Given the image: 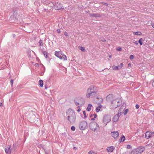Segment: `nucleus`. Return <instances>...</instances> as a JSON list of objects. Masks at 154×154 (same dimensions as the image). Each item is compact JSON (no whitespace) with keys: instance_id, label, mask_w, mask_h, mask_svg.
<instances>
[{"instance_id":"nucleus-3","label":"nucleus","mask_w":154,"mask_h":154,"mask_svg":"<svg viewBox=\"0 0 154 154\" xmlns=\"http://www.w3.org/2000/svg\"><path fill=\"white\" fill-rule=\"evenodd\" d=\"M89 127L91 130L94 132H97L99 129L98 124L95 122H91L89 125Z\"/></svg>"},{"instance_id":"nucleus-19","label":"nucleus","mask_w":154,"mask_h":154,"mask_svg":"<svg viewBox=\"0 0 154 154\" xmlns=\"http://www.w3.org/2000/svg\"><path fill=\"white\" fill-rule=\"evenodd\" d=\"M138 152L136 149H134L131 151V154H140Z\"/></svg>"},{"instance_id":"nucleus-15","label":"nucleus","mask_w":154,"mask_h":154,"mask_svg":"<svg viewBox=\"0 0 154 154\" xmlns=\"http://www.w3.org/2000/svg\"><path fill=\"white\" fill-rule=\"evenodd\" d=\"M54 8L56 9H60L62 8L61 5H60V3L57 2L55 5H54Z\"/></svg>"},{"instance_id":"nucleus-53","label":"nucleus","mask_w":154,"mask_h":154,"mask_svg":"<svg viewBox=\"0 0 154 154\" xmlns=\"http://www.w3.org/2000/svg\"><path fill=\"white\" fill-rule=\"evenodd\" d=\"M111 95H109V96H108L107 97V98H109L110 97V96H111Z\"/></svg>"},{"instance_id":"nucleus-41","label":"nucleus","mask_w":154,"mask_h":154,"mask_svg":"<svg viewBox=\"0 0 154 154\" xmlns=\"http://www.w3.org/2000/svg\"><path fill=\"white\" fill-rule=\"evenodd\" d=\"M64 34L66 36H68V33L66 32H65Z\"/></svg>"},{"instance_id":"nucleus-31","label":"nucleus","mask_w":154,"mask_h":154,"mask_svg":"<svg viewBox=\"0 0 154 154\" xmlns=\"http://www.w3.org/2000/svg\"><path fill=\"white\" fill-rule=\"evenodd\" d=\"M128 111V109H126L125 110V112H124V114L125 115L126 114Z\"/></svg>"},{"instance_id":"nucleus-39","label":"nucleus","mask_w":154,"mask_h":154,"mask_svg":"<svg viewBox=\"0 0 154 154\" xmlns=\"http://www.w3.org/2000/svg\"><path fill=\"white\" fill-rule=\"evenodd\" d=\"M135 107L136 108V109H138L139 108V106L138 105V104H136L135 106Z\"/></svg>"},{"instance_id":"nucleus-43","label":"nucleus","mask_w":154,"mask_h":154,"mask_svg":"<svg viewBox=\"0 0 154 154\" xmlns=\"http://www.w3.org/2000/svg\"><path fill=\"white\" fill-rule=\"evenodd\" d=\"M57 32L58 33L60 32V29H57Z\"/></svg>"},{"instance_id":"nucleus-12","label":"nucleus","mask_w":154,"mask_h":154,"mask_svg":"<svg viewBox=\"0 0 154 154\" xmlns=\"http://www.w3.org/2000/svg\"><path fill=\"white\" fill-rule=\"evenodd\" d=\"M111 135L115 139L117 138L119 136L118 131H114L111 132Z\"/></svg>"},{"instance_id":"nucleus-20","label":"nucleus","mask_w":154,"mask_h":154,"mask_svg":"<svg viewBox=\"0 0 154 154\" xmlns=\"http://www.w3.org/2000/svg\"><path fill=\"white\" fill-rule=\"evenodd\" d=\"M92 105L91 104H88V107L87 108L86 110L88 111H89L91 109Z\"/></svg>"},{"instance_id":"nucleus-11","label":"nucleus","mask_w":154,"mask_h":154,"mask_svg":"<svg viewBox=\"0 0 154 154\" xmlns=\"http://www.w3.org/2000/svg\"><path fill=\"white\" fill-rule=\"evenodd\" d=\"M154 135V132H151L150 131H148L146 132L145 133V138L148 139Z\"/></svg>"},{"instance_id":"nucleus-1","label":"nucleus","mask_w":154,"mask_h":154,"mask_svg":"<svg viewBox=\"0 0 154 154\" xmlns=\"http://www.w3.org/2000/svg\"><path fill=\"white\" fill-rule=\"evenodd\" d=\"M66 116L67 120L71 123H74L75 121L76 116L75 112L71 109H68L66 112Z\"/></svg>"},{"instance_id":"nucleus-46","label":"nucleus","mask_w":154,"mask_h":154,"mask_svg":"<svg viewBox=\"0 0 154 154\" xmlns=\"http://www.w3.org/2000/svg\"><path fill=\"white\" fill-rule=\"evenodd\" d=\"M133 42L136 45H137L138 44V42L137 41H135V42Z\"/></svg>"},{"instance_id":"nucleus-22","label":"nucleus","mask_w":154,"mask_h":154,"mask_svg":"<svg viewBox=\"0 0 154 154\" xmlns=\"http://www.w3.org/2000/svg\"><path fill=\"white\" fill-rule=\"evenodd\" d=\"M38 84L41 87H42L43 85V82L42 80H40L38 82Z\"/></svg>"},{"instance_id":"nucleus-5","label":"nucleus","mask_w":154,"mask_h":154,"mask_svg":"<svg viewBox=\"0 0 154 154\" xmlns=\"http://www.w3.org/2000/svg\"><path fill=\"white\" fill-rule=\"evenodd\" d=\"M88 124L86 122L83 121L80 122L79 124V127L81 130H85L86 129Z\"/></svg>"},{"instance_id":"nucleus-55","label":"nucleus","mask_w":154,"mask_h":154,"mask_svg":"<svg viewBox=\"0 0 154 154\" xmlns=\"http://www.w3.org/2000/svg\"><path fill=\"white\" fill-rule=\"evenodd\" d=\"M13 147L14 148L16 146L15 144H14L13 145Z\"/></svg>"},{"instance_id":"nucleus-6","label":"nucleus","mask_w":154,"mask_h":154,"mask_svg":"<svg viewBox=\"0 0 154 154\" xmlns=\"http://www.w3.org/2000/svg\"><path fill=\"white\" fill-rule=\"evenodd\" d=\"M75 104L76 106H82L85 103V101L83 98H80L77 100H75Z\"/></svg>"},{"instance_id":"nucleus-4","label":"nucleus","mask_w":154,"mask_h":154,"mask_svg":"<svg viewBox=\"0 0 154 154\" xmlns=\"http://www.w3.org/2000/svg\"><path fill=\"white\" fill-rule=\"evenodd\" d=\"M55 56L63 61L67 60L66 57L65 55L63 54L60 51H55Z\"/></svg>"},{"instance_id":"nucleus-42","label":"nucleus","mask_w":154,"mask_h":154,"mask_svg":"<svg viewBox=\"0 0 154 154\" xmlns=\"http://www.w3.org/2000/svg\"><path fill=\"white\" fill-rule=\"evenodd\" d=\"M117 50L120 51L122 49L121 48L119 47L117 48Z\"/></svg>"},{"instance_id":"nucleus-28","label":"nucleus","mask_w":154,"mask_h":154,"mask_svg":"<svg viewBox=\"0 0 154 154\" xmlns=\"http://www.w3.org/2000/svg\"><path fill=\"white\" fill-rule=\"evenodd\" d=\"M88 154H97L93 151H90L88 152Z\"/></svg>"},{"instance_id":"nucleus-33","label":"nucleus","mask_w":154,"mask_h":154,"mask_svg":"<svg viewBox=\"0 0 154 154\" xmlns=\"http://www.w3.org/2000/svg\"><path fill=\"white\" fill-rule=\"evenodd\" d=\"M83 115L84 116V117L85 118H86L87 117V116L86 115V113H85V111H84L83 112Z\"/></svg>"},{"instance_id":"nucleus-44","label":"nucleus","mask_w":154,"mask_h":154,"mask_svg":"<svg viewBox=\"0 0 154 154\" xmlns=\"http://www.w3.org/2000/svg\"><path fill=\"white\" fill-rule=\"evenodd\" d=\"M93 116L94 117V118H96V117H97V115L95 114H93Z\"/></svg>"},{"instance_id":"nucleus-45","label":"nucleus","mask_w":154,"mask_h":154,"mask_svg":"<svg viewBox=\"0 0 154 154\" xmlns=\"http://www.w3.org/2000/svg\"><path fill=\"white\" fill-rule=\"evenodd\" d=\"M44 94L45 96L47 95V92H46L44 91Z\"/></svg>"},{"instance_id":"nucleus-9","label":"nucleus","mask_w":154,"mask_h":154,"mask_svg":"<svg viewBox=\"0 0 154 154\" xmlns=\"http://www.w3.org/2000/svg\"><path fill=\"white\" fill-rule=\"evenodd\" d=\"M96 87L94 86H90L87 90V92H97Z\"/></svg>"},{"instance_id":"nucleus-2","label":"nucleus","mask_w":154,"mask_h":154,"mask_svg":"<svg viewBox=\"0 0 154 154\" xmlns=\"http://www.w3.org/2000/svg\"><path fill=\"white\" fill-rule=\"evenodd\" d=\"M122 101L120 98H117L112 100L111 103L110 107L112 108L116 109L120 105Z\"/></svg>"},{"instance_id":"nucleus-54","label":"nucleus","mask_w":154,"mask_h":154,"mask_svg":"<svg viewBox=\"0 0 154 154\" xmlns=\"http://www.w3.org/2000/svg\"><path fill=\"white\" fill-rule=\"evenodd\" d=\"M93 116V115H91V116H90V117H92Z\"/></svg>"},{"instance_id":"nucleus-13","label":"nucleus","mask_w":154,"mask_h":154,"mask_svg":"<svg viewBox=\"0 0 154 154\" xmlns=\"http://www.w3.org/2000/svg\"><path fill=\"white\" fill-rule=\"evenodd\" d=\"M12 149H10V146H7L5 149V152L7 154H11Z\"/></svg>"},{"instance_id":"nucleus-16","label":"nucleus","mask_w":154,"mask_h":154,"mask_svg":"<svg viewBox=\"0 0 154 154\" xmlns=\"http://www.w3.org/2000/svg\"><path fill=\"white\" fill-rule=\"evenodd\" d=\"M115 148L113 146H111L110 147H108L106 149L108 152H112L113 150Z\"/></svg>"},{"instance_id":"nucleus-56","label":"nucleus","mask_w":154,"mask_h":154,"mask_svg":"<svg viewBox=\"0 0 154 154\" xmlns=\"http://www.w3.org/2000/svg\"><path fill=\"white\" fill-rule=\"evenodd\" d=\"M131 65V64L130 63H129V64H128V66H130Z\"/></svg>"},{"instance_id":"nucleus-37","label":"nucleus","mask_w":154,"mask_h":154,"mask_svg":"<svg viewBox=\"0 0 154 154\" xmlns=\"http://www.w3.org/2000/svg\"><path fill=\"white\" fill-rule=\"evenodd\" d=\"M127 148L128 149H130L131 148V146L130 145H128L127 146Z\"/></svg>"},{"instance_id":"nucleus-60","label":"nucleus","mask_w":154,"mask_h":154,"mask_svg":"<svg viewBox=\"0 0 154 154\" xmlns=\"http://www.w3.org/2000/svg\"><path fill=\"white\" fill-rule=\"evenodd\" d=\"M109 57H111L110 56H109Z\"/></svg>"},{"instance_id":"nucleus-34","label":"nucleus","mask_w":154,"mask_h":154,"mask_svg":"<svg viewBox=\"0 0 154 154\" xmlns=\"http://www.w3.org/2000/svg\"><path fill=\"white\" fill-rule=\"evenodd\" d=\"M71 129L73 131H74L75 129V128L74 126H72L71 127Z\"/></svg>"},{"instance_id":"nucleus-30","label":"nucleus","mask_w":154,"mask_h":154,"mask_svg":"<svg viewBox=\"0 0 154 154\" xmlns=\"http://www.w3.org/2000/svg\"><path fill=\"white\" fill-rule=\"evenodd\" d=\"M100 107H97L96 109V111L97 112H98L99 111H100Z\"/></svg>"},{"instance_id":"nucleus-35","label":"nucleus","mask_w":154,"mask_h":154,"mask_svg":"<svg viewBox=\"0 0 154 154\" xmlns=\"http://www.w3.org/2000/svg\"><path fill=\"white\" fill-rule=\"evenodd\" d=\"M100 40L102 41V42H105L106 41V40L103 38H100Z\"/></svg>"},{"instance_id":"nucleus-10","label":"nucleus","mask_w":154,"mask_h":154,"mask_svg":"<svg viewBox=\"0 0 154 154\" xmlns=\"http://www.w3.org/2000/svg\"><path fill=\"white\" fill-rule=\"evenodd\" d=\"M86 97L88 98H93L95 96L97 92H87Z\"/></svg>"},{"instance_id":"nucleus-26","label":"nucleus","mask_w":154,"mask_h":154,"mask_svg":"<svg viewBox=\"0 0 154 154\" xmlns=\"http://www.w3.org/2000/svg\"><path fill=\"white\" fill-rule=\"evenodd\" d=\"M112 69L114 70H119V67L118 66H112Z\"/></svg>"},{"instance_id":"nucleus-23","label":"nucleus","mask_w":154,"mask_h":154,"mask_svg":"<svg viewBox=\"0 0 154 154\" xmlns=\"http://www.w3.org/2000/svg\"><path fill=\"white\" fill-rule=\"evenodd\" d=\"M33 65L35 66L36 67H38L39 68H40V66L42 68V66H43V65L42 64H41L40 66L39 65V64L37 63H35Z\"/></svg>"},{"instance_id":"nucleus-14","label":"nucleus","mask_w":154,"mask_h":154,"mask_svg":"<svg viewBox=\"0 0 154 154\" xmlns=\"http://www.w3.org/2000/svg\"><path fill=\"white\" fill-rule=\"evenodd\" d=\"M136 149L137 150L138 152L140 154L144 150V148L141 147H139Z\"/></svg>"},{"instance_id":"nucleus-29","label":"nucleus","mask_w":154,"mask_h":154,"mask_svg":"<svg viewBox=\"0 0 154 154\" xmlns=\"http://www.w3.org/2000/svg\"><path fill=\"white\" fill-rule=\"evenodd\" d=\"M13 82L14 81L12 79H11L10 81V83L11 84V87H13Z\"/></svg>"},{"instance_id":"nucleus-38","label":"nucleus","mask_w":154,"mask_h":154,"mask_svg":"<svg viewBox=\"0 0 154 154\" xmlns=\"http://www.w3.org/2000/svg\"><path fill=\"white\" fill-rule=\"evenodd\" d=\"M134 57L133 55H131L130 56L129 58L130 59L132 60L133 59Z\"/></svg>"},{"instance_id":"nucleus-52","label":"nucleus","mask_w":154,"mask_h":154,"mask_svg":"<svg viewBox=\"0 0 154 154\" xmlns=\"http://www.w3.org/2000/svg\"><path fill=\"white\" fill-rule=\"evenodd\" d=\"M2 106V103H0V106Z\"/></svg>"},{"instance_id":"nucleus-40","label":"nucleus","mask_w":154,"mask_h":154,"mask_svg":"<svg viewBox=\"0 0 154 154\" xmlns=\"http://www.w3.org/2000/svg\"><path fill=\"white\" fill-rule=\"evenodd\" d=\"M50 5H51V6H51V7H52V8H53V7H54V5L52 3H51V4H50Z\"/></svg>"},{"instance_id":"nucleus-49","label":"nucleus","mask_w":154,"mask_h":154,"mask_svg":"<svg viewBox=\"0 0 154 154\" xmlns=\"http://www.w3.org/2000/svg\"><path fill=\"white\" fill-rule=\"evenodd\" d=\"M45 89H47L48 88V87L46 85H45Z\"/></svg>"},{"instance_id":"nucleus-24","label":"nucleus","mask_w":154,"mask_h":154,"mask_svg":"<svg viewBox=\"0 0 154 154\" xmlns=\"http://www.w3.org/2000/svg\"><path fill=\"white\" fill-rule=\"evenodd\" d=\"M125 139V137L123 136H122L119 140V141L121 142L124 141Z\"/></svg>"},{"instance_id":"nucleus-50","label":"nucleus","mask_w":154,"mask_h":154,"mask_svg":"<svg viewBox=\"0 0 154 154\" xmlns=\"http://www.w3.org/2000/svg\"><path fill=\"white\" fill-rule=\"evenodd\" d=\"M152 26L154 28V23H153L152 24Z\"/></svg>"},{"instance_id":"nucleus-47","label":"nucleus","mask_w":154,"mask_h":154,"mask_svg":"<svg viewBox=\"0 0 154 154\" xmlns=\"http://www.w3.org/2000/svg\"><path fill=\"white\" fill-rule=\"evenodd\" d=\"M102 105L101 104H100L99 105V106L98 107H100V109L102 107Z\"/></svg>"},{"instance_id":"nucleus-21","label":"nucleus","mask_w":154,"mask_h":154,"mask_svg":"<svg viewBox=\"0 0 154 154\" xmlns=\"http://www.w3.org/2000/svg\"><path fill=\"white\" fill-rule=\"evenodd\" d=\"M42 53L44 55V56L46 57L47 58L48 57V53L47 51H42Z\"/></svg>"},{"instance_id":"nucleus-32","label":"nucleus","mask_w":154,"mask_h":154,"mask_svg":"<svg viewBox=\"0 0 154 154\" xmlns=\"http://www.w3.org/2000/svg\"><path fill=\"white\" fill-rule=\"evenodd\" d=\"M80 49L82 51H84L85 50V48L84 47H81Z\"/></svg>"},{"instance_id":"nucleus-57","label":"nucleus","mask_w":154,"mask_h":154,"mask_svg":"<svg viewBox=\"0 0 154 154\" xmlns=\"http://www.w3.org/2000/svg\"><path fill=\"white\" fill-rule=\"evenodd\" d=\"M103 100L102 98H101V100H100V101H102Z\"/></svg>"},{"instance_id":"nucleus-48","label":"nucleus","mask_w":154,"mask_h":154,"mask_svg":"<svg viewBox=\"0 0 154 154\" xmlns=\"http://www.w3.org/2000/svg\"><path fill=\"white\" fill-rule=\"evenodd\" d=\"M81 110V109L79 108L77 110V111L78 112H79Z\"/></svg>"},{"instance_id":"nucleus-17","label":"nucleus","mask_w":154,"mask_h":154,"mask_svg":"<svg viewBox=\"0 0 154 154\" xmlns=\"http://www.w3.org/2000/svg\"><path fill=\"white\" fill-rule=\"evenodd\" d=\"M90 16L94 17H99L100 16V15L98 14H91Z\"/></svg>"},{"instance_id":"nucleus-59","label":"nucleus","mask_w":154,"mask_h":154,"mask_svg":"<svg viewBox=\"0 0 154 154\" xmlns=\"http://www.w3.org/2000/svg\"><path fill=\"white\" fill-rule=\"evenodd\" d=\"M43 73L42 72V73H41V75H43Z\"/></svg>"},{"instance_id":"nucleus-36","label":"nucleus","mask_w":154,"mask_h":154,"mask_svg":"<svg viewBox=\"0 0 154 154\" xmlns=\"http://www.w3.org/2000/svg\"><path fill=\"white\" fill-rule=\"evenodd\" d=\"M123 65V64L122 63H121L119 65L118 67H119L120 68H121L122 67Z\"/></svg>"},{"instance_id":"nucleus-7","label":"nucleus","mask_w":154,"mask_h":154,"mask_svg":"<svg viewBox=\"0 0 154 154\" xmlns=\"http://www.w3.org/2000/svg\"><path fill=\"white\" fill-rule=\"evenodd\" d=\"M111 120L110 116L108 115H105L104 116L103 118V122L105 123V125H106Z\"/></svg>"},{"instance_id":"nucleus-51","label":"nucleus","mask_w":154,"mask_h":154,"mask_svg":"<svg viewBox=\"0 0 154 154\" xmlns=\"http://www.w3.org/2000/svg\"><path fill=\"white\" fill-rule=\"evenodd\" d=\"M91 120L92 121H94V118H92L91 119Z\"/></svg>"},{"instance_id":"nucleus-58","label":"nucleus","mask_w":154,"mask_h":154,"mask_svg":"<svg viewBox=\"0 0 154 154\" xmlns=\"http://www.w3.org/2000/svg\"><path fill=\"white\" fill-rule=\"evenodd\" d=\"M74 149H76V148L75 147H74Z\"/></svg>"},{"instance_id":"nucleus-25","label":"nucleus","mask_w":154,"mask_h":154,"mask_svg":"<svg viewBox=\"0 0 154 154\" xmlns=\"http://www.w3.org/2000/svg\"><path fill=\"white\" fill-rule=\"evenodd\" d=\"M133 33L134 35H141V33L139 32H134Z\"/></svg>"},{"instance_id":"nucleus-27","label":"nucleus","mask_w":154,"mask_h":154,"mask_svg":"<svg viewBox=\"0 0 154 154\" xmlns=\"http://www.w3.org/2000/svg\"><path fill=\"white\" fill-rule=\"evenodd\" d=\"M143 38H140L139 40L138 43H139L140 44V45H142L143 43H142V41H143Z\"/></svg>"},{"instance_id":"nucleus-8","label":"nucleus","mask_w":154,"mask_h":154,"mask_svg":"<svg viewBox=\"0 0 154 154\" xmlns=\"http://www.w3.org/2000/svg\"><path fill=\"white\" fill-rule=\"evenodd\" d=\"M123 109L122 106H121L120 109H119V112H120L121 113H122V110ZM119 113L117 115H115L113 117V121L114 122H117L118 120L119 119Z\"/></svg>"},{"instance_id":"nucleus-18","label":"nucleus","mask_w":154,"mask_h":154,"mask_svg":"<svg viewBox=\"0 0 154 154\" xmlns=\"http://www.w3.org/2000/svg\"><path fill=\"white\" fill-rule=\"evenodd\" d=\"M43 44V41L42 40H40L38 43V45L39 47H40L41 46H42Z\"/></svg>"}]
</instances>
